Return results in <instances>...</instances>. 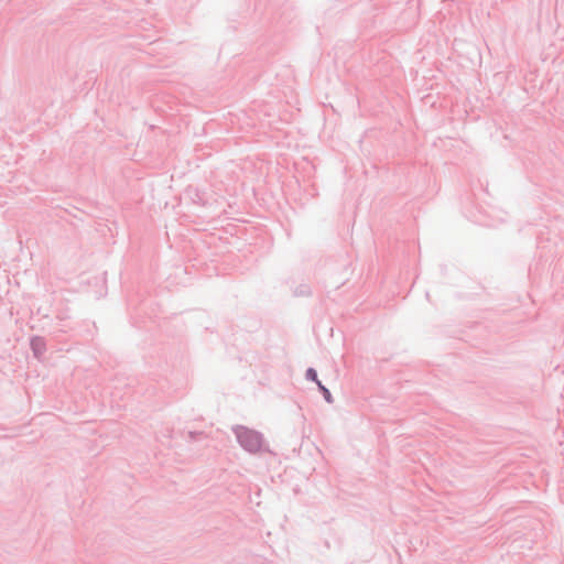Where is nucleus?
Returning a JSON list of instances; mask_svg holds the SVG:
<instances>
[{"mask_svg":"<svg viewBox=\"0 0 564 564\" xmlns=\"http://www.w3.org/2000/svg\"><path fill=\"white\" fill-rule=\"evenodd\" d=\"M30 349L32 350V354L34 358L37 360H41L46 352V340L42 336H32L30 338Z\"/></svg>","mask_w":564,"mask_h":564,"instance_id":"nucleus-2","label":"nucleus"},{"mask_svg":"<svg viewBox=\"0 0 564 564\" xmlns=\"http://www.w3.org/2000/svg\"><path fill=\"white\" fill-rule=\"evenodd\" d=\"M305 379H306L307 381L315 382L316 384H317L318 382H321V381L318 380L317 371H316V369H315V368H313V367H308V368L306 369V371H305Z\"/></svg>","mask_w":564,"mask_h":564,"instance_id":"nucleus-6","label":"nucleus"},{"mask_svg":"<svg viewBox=\"0 0 564 564\" xmlns=\"http://www.w3.org/2000/svg\"><path fill=\"white\" fill-rule=\"evenodd\" d=\"M196 435H197V433H196V432H189V436H191V438H195V436H196Z\"/></svg>","mask_w":564,"mask_h":564,"instance_id":"nucleus-7","label":"nucleus"},{"mask_svg":"<svg viewBox=\"0 0 564 564\" xmlns=\"http://www.w3.org/2000/svg\"><path fill=\"white\" fill-rule=\"evenodd\" d=\"M294 296H310L312 294L311 286L308 284H300L293 292Z\"/></svg>","mask_w":564,"mask_h":564,"instance_id":"nucleus-5","label":"nucleus"},{"mask_svg":"<svg viewBox=\"0 0 564 564\" xmlns=\"http://www.w3.org/2000/svg\"><path fill=\"white\" fill-rule=\"evenodd\" d=\"M186 194L191 198V200L199 206H205L207 200L205 198V193L202 192L198 187L188 186L186 188Z\"/></svg>","mask_w":564,"mask_h":564,"instance_id":"nucleus-3","label":"nucleus"},{"mask_svg":"<svg viewBox=\"0 0 564 564\" xmlns=\"http://www.w3.org/2000/svg\"><path fill=\"white\" fill-rule=\"evenodd\" d=\"M232 432L237 438L238 444L248 453L256 454L259 452H270L268 447H264L263 434L249 429L243 425H236L232 427Z\"/></svg>","mask_w":564,"mask_h":564,"instance_id":"nucleus-1","label":"nucleus"},{"mask_svg":"<svg viewBox=\"0 0 564 564\" xmlns=\"http://www.w3.org/2000/svg\"><path fill=\"white\" fill-rule=\"evenodd\" d=\"M317 388H318V391L322 393L324 400L327 403L332 404L334 402V398H333L330 390L326 386H324L322 383V381L317 383Z\"/></svg>","mask_w":564,"mask_h":564,"instance_id":"nucleus-4","label":"nucleus"}]
</instances>
